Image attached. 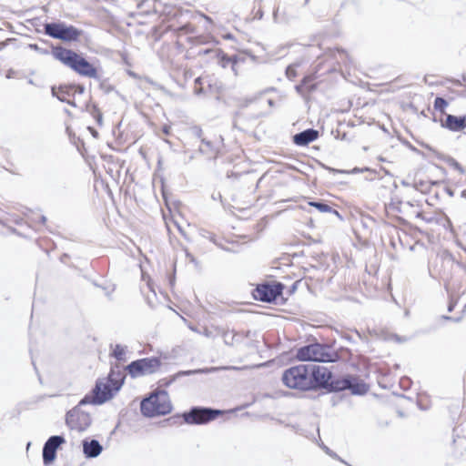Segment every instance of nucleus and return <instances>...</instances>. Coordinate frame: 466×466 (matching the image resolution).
Listing matches in <instances>:
<instances>
[{
	"label": "nucleus",
	"mask_w": 466,
	"mask_h": 466,
	"mask_svg": "<svg viewBox=\"0 0 466 466\" xmlns=\"http://www.w3.org/2000/svg\"><path fill=\"white\" fill-rule=\"evenodd\" d=\"M441 127L451 131L458 132L466 127V116H456L450 114H445V118L441 119Z\"/></svg>",
	"instance_id": "f3484780"
},
{
	"label": "nucleus",
	"mask_w": 466,
	"mask_h": 466,
	"mask_svg": "<svg viewBox=\"0 0 466 466\" xmlns=\"http://www.w3.org/2000/svg\"><path fill=\"white\" fill-rule=\"evenodd\" d=\"M88 130L90 131V133L93 135L94 137H98V132L95 128L88 127Z\"/></svg>",
	"instance_id": "473e14b6"
},
{
	"label": "nucleus",
	"mask_w": 466,
	"mask_h": 466,
	"mask_svg": "<svg viewBox=\"0 0 466 466\" xmlns=\"http://www.w3.org/2000/svg\"><path fill=\"white\" fill-rule=\"evenodd\" d=\"M295 88L299 95L303 96H309L317 88L316 76L309 75L304 76Z\"/></svg>",
	"instance_id": "6ab92c4d"
},
{
	"label": "nucleus",
	"mask_w": 466,
	"mask_h": 466,
	"mask_svg": "<svg viewBox=\"0 0 466 466\" xmlns=\"http://www.w3.org/2000/svg\"><path fill=\"white\" fill-rule=\"evenodd\" d=\"M110 356L119 362H125L127 360V347L119 344L115 345Z\"/></svg>",
	"instance_id": "b1692460"
},
{
	"label": "nucleus",
	"mask_w": 466,
	"mask_h": 466,
	"mask_svg": "<svg viewBox=\"0 0 466 466\" xmlns=\"http://www.w3.org/2000/svg\"><path fill=\"white\" fill-rule=\"evenodd\" d=\"M179 218L180 216L171 215L165 218L167 231L169 235H175L174 229H177L182 236L187 237L185 228L178 221Z\"/></svg>",
	"instance_id": "aec40b11"
},
{
	"label": "nucleus",
	"mask_w": 466,
	"mask_h": 466,
	"mask_svg": "<svg viewBox=\"0 0 466 466\" xmlns=\"http://www.w3.org/2000/svg\"><path fill=\"white\" fill-rule=\"evenodd\" d=\"M328 54L332 56H336V55L338 54L341 59L348 58L347 51L345 49L339 48V47L329 48L328 50Z\"/></svg>",
	"instance_id": "c756f323"
},
{
	"label": "nucleus",
	"mask_w": 466,
	"mask_h": 466,
	"mask_svg": "<svg viewBox=\"0 0 466 466\" xmlns=\"http://www.w3.org/2000/svg\"><path fill=\"white\" fill-rule=\"evenodd\" d=\"M386 217L389 220L397 221L400 224H408L414 216L422 215L418 207L399 200H391L385 208Z\"/></svg>",
	"instance_id": "0eeeda50"
},
{
	"label": "nucleus",
	"mask_w": 466,
	"mask_h": 466,
	"mask_svg": "<svg viewBox=\"0 0 466 466\" xmlns=\"http://www.w3.org/2000/svg\"><path fill=\"white\" fill-rule=\"evenodd\" d=\"M415 187L427 196L425 201L430 206H435L446 192V187L441 181L420 180L415 183Z\"/></svg>",
	"instance_id": "ddd939ff"
},
{
	"label": "nucleus",
	"mask_w": 466,
	"mask_h": 466,
	"mask_svg": "<svg viewBox=\"0 0 466 466\" xmlns=\"http://www.w3.org/2000/svg\"><path fill=\"white\" fill-rule=\"evenodd\" d=\"M224 139L222 136L212 131L205 134L201 138L199 151L208 158H217L224 150Z\"/></svg>",
	"instance_id": "f8f14e48"
},
{
	"label": "nucleus",
	"mask_w": 466,
	"mask_h": 466,
	"mask_svg": "<svg viewBox=\"0 0 466 466\" xmlns=\"http://www.w3.org/2000/svg\"><path fill=\"white\" fill-rule=\"evenodd\" d=\"M45 34L64 42H76L82 35V31L73 25L64 23H48L44 25Z\"/></svg>",
	"instance_id": "1a4fd4ad"
},
{
	"label": "nucleus",
	"mask_w": 466,
	"mask_h": 466,
	"mask_svg": "<svg viewBox=\"0 0 466 466\" xmlns=\"http://www.w3.org/2000/svg\"><path fill=\"white\" fill-rule=\"evenodd\" d=\"M309 371V365H295L283 372L282 382L289 389L308 391L310 386Z\"/></svg>",
	"instance_id": "423d86ee"
},
{
	"label": "nucleus",
	"mask_w": 466,
	"mask_h": 466,
	"mask_svg": "<svg viewBox=\"0 0 466 466\" xmlns=\"http://www.w3.org/2000/svg\"><path fill=\"white\" fill-rule=\"evenodd\" d=\"M52 94L62 102L67 103L75 107L85 104V89L80 85L69 84L52 87Z\"/></svg>",
	"instance_id": "6e6552de"
},
{
	"label": "nucleus",
	"mask_w": 466,
	"mask_h": 466,
	"mask_svg": "<svg viewBox=\"0 0 466 466\" xmlns=\"http://www.w3.org/2000/svg\"><path fill=\"white\" fill-rule=\"evenodd\" d=\"M448 106V102L442 97H436L434 100L433 107L436 111L445 115V109Z\"/></svg>",
	"instance_id": "cd10ccee"
},
{
	"label": "nucleus",
	"mask_w": 466,
	"mask_h": 466,
	"mask_svg": "<svg viewBox=\"0 0 466 466\" xmlns=\"http://www.w3.org/2000/svg\"><path fill=\"white\" fill-rule=\"evenodd\" d=\"M286 75L289 79L295 78L297 76L296 67L294 66H288L286 70Z\"/></svg>",
	"instance_id": "7c9ffc66"
},
{
	"label": "nucleus",
	"mask_w": 466,
	"mask_h": 466,
	"mask_svg": "<svg viewBox=\"0 0 466 466\" xmlns=\"http://www.w3.org/2000/svg\"><path fill=\"white\" fill-rule=\"evenodd\" d=\"M309 390L319 389H339L351 390L353 393L363 394L368 391V385L357 377L348 376L347 378L333 385L332 372L324 366L309 365Z\"/></svg>",
	"instance_id": "f257e3e1"
},
{
	"label": "nucleus",
	"mask_w": 466,
	"mask_h": 466,
	"mask_svg": "<svg viewBox=\"0 0 466 466\" xmlns=\"http://www.w3.org/2000/svg\"><path fill=\"white\" fill-rule=\"evenodd\" d=\"M169 27L176 32L177 36L192 35L196 33V26L191 23H186L180 26H177L174 24H171Z\"/></svg>",
	"instance_id": "5701e85b"
},
{
	"label": "nucleus",
	"mask_w": 466,
	"mask_h": 466,
	"mask_svg": "<svg viewBox=\"0 0 466 466\" xmlns=\"http://www.w3.org/2000/svg\"><path fill=\"white\" fill-rule=\"evenodd\" d=\"M125 376L119 370H110L107 376L96 380L92 390L85 396L81 403L101 405L115 397L124 384Z\"/></svg>",
	"instance_id": "f03ea898"
},
{
	"label": "nucleus",
	"mask_w": 466,
	"mask_h": 466,
	"mask_svg": "<svg viewBox=\"0 0 466 466\" xmlns=\"http://www.w3.org/2000/svg\"><path fill=\"white\" fill-rule=\"evenodd\" d=\"M283 285L280 283H266L258 285L253 291V297L257 300L264 302L275 301L282 293Z\"/></svg>",
	"instance_id": "2eb2a0df"
},
{
	"label": "nucleus",
	"mask_w": 466,
	"mask_h": 466,
	"mask_svg": "<svg viewBox=\"0 0 466 466\" xmlns=\"http://www.w3.org/2000/svg\"><path fill=\"white\" fill-rule=\"evenodd\" d=\"M66 442L62 436H52L45 443L43 448V461L45 464L53 462L56 456V450Z\"/></svg>",
	"instance_id": "dca6fc26"
},
{
	"label": "nucleus",
	"mask_w": 466,
	"mask_h": 466,
	"mask_svg": "<svg viewBox=\"0 0 466 466\" xmlns=\"http://www.w3.org/2000/svg\"><path fill=\"white\" fill-rule=\"evenodd\" d=\"M140 410L144 416L152 418L170 413L172 405L167 393L157 390L141 401Z\"/></svg>",
	"instance_id": "39448f33"
},
{
	"label": "nucleus",
	"mask_w": 466,
	"mask_h": 466,
	"mask_svg": "<svg viewBox=\"0 0 466 466\" xmlns=\"http://www.w3.org/2000/svg\"><path fill=\"white\" fill-rule=\"evenodd\" d=\"M422 215L414 216V218H419L424 221L426 224L430 225H437L439 223L438 219L434 216H428L425 212L421 211Z\"/></svg>",
	"instance_id": "c85d7f7f"
},
{
	"label": "nucleus",
	"mask_w": 466,
	"mask_h": 466,
	"mask_svg": "<svg viewBox=\"0 0 466 466\" xmlns=\"http://www.w3.org/2000/svg\"><path fill=\"white\" fill-rule=\"evenodd\" d=\"M83 451L87 457H96L102 451V446L96 440L83 442Z\"/></svg>",
	"instance_id": "4be33fe9"
},
{
	"label": "nucleus",
	"mask_w": 466,
	"mask_h": 466,
	"mask_svg": "<svg viewBox=\"0 0 466 466\" xmlns=\"http://www.w3.org/2000/svg\"><path fill=\"white\" fill-rule=\"evenodd\" d=\"M86 109L96 123L101 126L103 124V115L100 109L96 105H87Z\"/></svg>",
	"instance_id": "393cba45"
},
{
	"label": "nucleus",
	"mask_w": 466,
	"mask_h": 466,
	"mask_svg": "<svg viewBox=\"0 0 466 466\" xmlns=\"http://www.w3.org/2000/svg\"><path fill=\"white\" fill-rule=\"evenodd\" d=\"M162 362L159 358H144L132 361L126 367V370L132 378L150 375L158 371Z\"/></svg>",
	"instance_id": "9d476101"
},
{
	"label": "nucleus",
	"mask_w": 466,
	"mask_h": 466,
	"mask_svg": "<svg viewBox=\"0 0 466 466\" xmlns=\"http://www.w3.org/2000/svg\"><path fill=\"white\" fill-rule=\"evenodd\" d=\"M51 55L56 60L59 61L81 76L88 78L98 77L96 67L88 62L82 55L72 49L60 45L55 46L51 47Z\"/></svg>",
	"instance_id": "7ed1b4c3"
},
{
	"label": "nucleus",
	"mask_w": 466,
	"mask_h": 466,
	"mask_svg": "<svg viewBox=\"0 0 466 466\" xmlns=\"http://www.w3.org/2000/svg\"><path fill=\"white\" fill-rule=\"evenodd\" d=\"M299 361L335 362L339 359V353L328 344L310 343L299 348L295 355Z\"/></svg>",
	"instance_id": "20e7f679"
},
{
	"label": "nucleus",
	"mask_w": 466,
	"mask_h": 466,
	"mask_svg": "<svg viewBox=\"0 0 466 466\" xmlns=\"http://www.w3.org/2000/svg\"><path fill=\"white\" fill-rule=\"evenodd\" d=\"M163 383L161 385L167 386L170 384L171 380H163Z\"/></svg>",
	"instance_id": "72a5a7b5"
},
{
	"label": "nucleus",
	"mask_w": 466,
	"mask_h": 466,
	"mask_svg": "<svg viewBox=\"0 0 466 466\" xmlns=\"http://www.w3.org/2000/svg\"><path fill=\"white\" fill-rule=\"evenodd\" d=\"M174 273H175V269H172L171 273H170V277L168 279V282L171 286L174 285V282H175V277H174Z\"/></svg>",
	"instance_id": "2f4dec72"
},
{
	"label": "nucleus",
	"mask_w": 466,
	"mask_h": 466,
	"mask_svg": "<svg viewBox=\"0 0 466 466\" xmlns=\"http://www.w3.org/2000/svg\"><path fill=\"white\" fill-rule=\"evenodd\" d=\"M218 63L221 65V66L223 67H227L228 66H231L232 67H234V66L237 64L238 60L236 57H230L228 56H227L226 54L224 53H219L218 55Z\"/></svg>",
	"instance_id": "a878e982"
},
{
	"label": "nucleus",
	"mask_w": 466,
	"mask_h": 466,
	"mask_svg": "<svg viewBox=\"0 0 466 466\" xmlns=\"http://www.w3.org/2000/svg\"><path fill=\"white\" fill-rule=\"evenodd\" d=\"M160 3L157 0H142L138 5L137 8L140 10V15H151L158 12V6Z\"/></svg>",
	"instance_id": "412c9836"
},
{
	"label": "nucleus",
	"mask_w": 466,
	"mask_h": 466,
	"mask_svg": "<svg viewBox=\"0 0 466 466\" xmlns=\"http://www.w3.org/2000/svg\"><path fill=\"white\" fill-rule=\"evenodd\" d=\"M223 412L208 408H192L183 413V419L187 424H206L216 420Z\"/></svg>",
	"instance_id": "4468645a"
},
{
	"label": "nucleus",
	"mask_w": 466,
	"mask_h": 466,
	"mask_svg": "<svg viewBox=\"0 0 466 466\" xmlns=\"http://www.w3.org/2000/svg\"><path fill=\"white\" fill-rule=\"evenodd\" d=\"M309 205L310 207L316 208L321 213H334L336 215L339 214L337 210L333 209L330 206L324 203L309 201Z\"/></svg>",
	"instance_id": "bb28decb"
},
{
	"label": "nucleus",
	"mask_w": 466,
	"mask_h": 466,
	"mask_svg": "<svg viewBox=\"0 0 466 466\" xmlns=\"http://www.w3.org/2000/svg\"><path fill=\"white\" fill-rule=\"evenodd\" d=\"M83 404L80 401L78 405L68 410L66 415V423L72 431H85L92 423L91 414L83 410Z\"/></svg>",
	"instance_id": "9b49d317"
},
{
	"label": "nucleus",
	"mask_w": 466,
	"mask_h": 466,
	"mask_svg": "<svg viewBox=\"0 0 466 466\" xmlns=\"http://www.w3.org/2000/svg\"><path fill=\"white\" fill-rule=\"evenodd\" d=\"M319 134L313 128L306 129L293 137V143L299 147L308 146L309 143L318 139Z\"/></svg>",
	"instance_id": "a211bd4d"
}]
</instances>
